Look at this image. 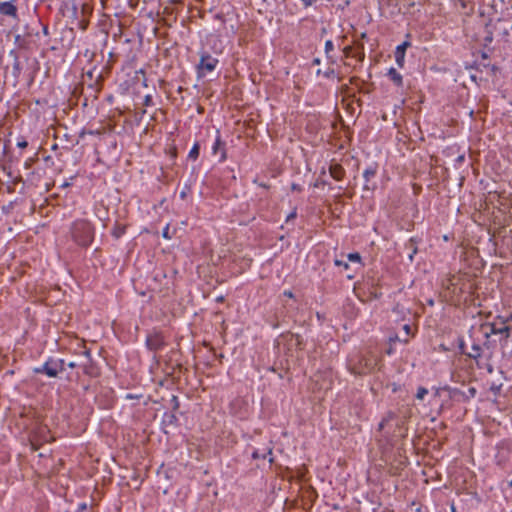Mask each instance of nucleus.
<instances>
[{"label":"nucleus","instance_id":"obj_1","mask_svg":"<svg viewBox=\"0 0 512 512\" xmlns=\"http://www.w3.org/2000/svg\"><path fill=\"white\" fill-rule=\"evenodd\" d=\"M71 234L78 245L86 247L94 239V228L87 220H76L72 225Z\"/></svg>","mask_w":512,"mask_h":512},{"label":"nucleus","instance_id":"obj_2","mask_svg":"<svg viewBox=\"0 0 512 512\" xmlns=\"http://www.w3.org/2000/svg\"><path fill=\"white\" fill-rule=\"evenodd\" d=\"M376 364L374 357L358 356L356 359L349 360V370L355 375H365L370 373Z\"/></svg>","mask_w":512,"mask_h":512},{"label":"nucleus","instance_id":"obj_3","mask_svg":"<svg viewBox=\"0 0 512 512\" xmlns=\"http://www.w3.org/2000/svg\"><path fill=\"white\" fill-rule=\"evenodd\" d=\"M218 62V59L211 56L208 52L201 51L200 62L197 66L199 76H204L206 73L215 70Z\"/></svg>","mask_w":512,"mask_h":512},{"label":"nucleus","instance_id":"obj_4","mask_svg":"<svg viewBox=\"0 0 512 512\" xmlns=\"http://www.w3.org/2000/svg\"><path fill=\"white\" fill-rule=\"evenodd\" d=\"M82 355L83 360L79 362V365L83 369V372L90 377L98 376L99 371L95 364L92 362L90 350L84 349Z\"/></svg>","mask_w":512,"mask_h":512},{"label":"nucleus","instance_id":"obj_5","mask_svg":"<svg viewBox=\"0 0 512 512\" xmlns=\"http://www.w3.org/2000/svg\"><path fill=\"white\" fill-rule=\"evenodd\" d=\"M212 153L213 155H219L220 162H224L227 159L225 142L221 139L219 131H217V136L212 146Z\"/></svg>","mask_w":512,"mask_h":512},{"label":"nucleus","instance_id":"obj_6","mask_svg":"<svg viewBox=\"0 0 512 512\" xmlns=\"http://www.w3.org/2000/svg\"><path fill=\"white\" fill-rule=\"evenodd\" d=\"M37 373H45L49 377H56L58 375V362L54 360H48L41 368L35 369Z\"/></svg>","mask_w":512,"mask_h":512},{"label":"nucleus","instance_id":"obj_7","mask_svg":"<svg viewBox=\"0 0 512 512\" xmlns=\"http://www.w3.org/2000/svg\"><path fill=\"white\" fill-rule=\"evenodd\" d=\"M0 13L14 19L18 18L17 7L13 1L0 2Z\"/></svg>","mask_w":512,"mask_h":512},{"label":"nucleus","instance_id":"obj_8","mask_svg":"<svg viewBox=\"0 0 512 512\" xmlns=\"http://www.w3.org/2000/svg\"><path fill=\"white\" fill-rule=\"evenodd\" d=\"M409 46L410 42L405 41L402 44L398 45L396 48L395 60L400 67H403L404 65L405 51Z\"/></svg>","mask_w":512,"mask_h":512},{"label":"nucleus","instance_id":"obj_9","mask_svg":"<svg viewBox=\"0 0 512 512\" xmlns=\"http://www.w3.org/2000/svg\"><path fill=\"white\" fill-rule=\"evenodd\" d=\"M388 77L390 78V80L397 86H402L403 84V78H402V75L393 67H391L389 70H388V73H387Z\"/></svg>","mask_w":512,"mask_h":512},{"label":"nucleus","instance_id":"obj_10","mask_svg":"<svg viewBox=\"0 0 512 512\" xmlns=\"http://www.w3.org/2000/svg\"><path fill=\"white\" fill-rule=\"evenodd\" d=\"M443 390L448 392L449 397L451 399L458 400V401H461V400L464 401V394H465L464 391H461L458 388H451V387H445V388H443Z\"/></svg>","mask_w":512,"mask_h":512},{"label":"nucleus","instance_id":"obj_11","mask_svg":"<svg viewBox=\"0 0 512 512\" xmlns=\"http://www.w3.org/2000/svg\"><path fill=\"white\" fill-rule=\"evenodd\" d=\"M468 357L472 358V359H475V360H478V358H480V356L482 355V348L480 347V345L478 344H473L471 346V349L470 351L468 352H464Z\"/></svg>","mask_w":512,"mask_h":512},{"label":"nucleus","instance_id":"obj_12","mask_svg":"<svg viewBox=\"0 0 512 512\" xmlns=\"http://www.w3.org/2000/svg\"><path fill=\"white\" fill-rule=\"evenodd\" d=\"M330 175L335 180H341L343 178V175H344V170H343V168L340 165L331 166L330 167Z\"/></svg>","mask_w":512,"mask_h":512},{"label":"nucleus","instance_id":"obj_13","mask_svg":"<svg viewBox=\"0 0 512 512\" xmlns=\"http://www.w3.org/2000/svg\"><path fill=\"white\" fill-rule=\"evenodd\" d=\"M125 232H126V226L116 223L112 230V235L115 239H119L120 237H122L125 234Z\"/></svg>","mask_w":512,"mask_h":512},{"label":"nucleus","instance_id":"obj_14","mask_svg":"<svg viewBox=\"0 0 512 512\" xmlns=\"http://www.w3.org/2000/svg\"><path fill=\"white\" fill-rule=\"evenodd\" d=\"M403 331L405 332V337L404 338H401L398 335H396L395 337H391L390 341L392 342V341H396L397 340V341H402L404 343H407L408 342V337L411 334V327H410V325H408V324L403 325Z\"/></svg>","mask_w":512,"mask_h":512},{"label":"nucleus","instance_id":"obj_15","mask_svg":"<svg viewBox=\"0 0 512 512\" xmlns=\"http://www.w3.org/2000/svg\"><path fill=\"white\" fill-rule=\"evenodd\" d=\"M147 345L149 346L150 349L157 350V349L160 348L161 342H160V339L157 336H155V337H148L147 338Z\"/></svg>","mask_w":512,"mask_h":512},{"label":"nucleus","instance_id":"obj_16","mask_svg":"<svg viewBox=\"0 0 512 512\" xmlns=\"http://www.w3.org/2000/svg\"><path fill=\"white\" fill-rule=\"evenodd\" d=\"M376 175V168L375 167H368L363 172V177L365 178L366 182H369L371 178H373Z\"/></svg>","mask_w":512,"mask_h":512},{"label":"nucleus","instance_id":"obj_17","mask_svg":"<svg viewBox=\"0 0 512 512\" xmlns=\"http://www.w3.org/2000/svg\"><path fill=\"white\" fill-rule=\"evenodd\" d=\"M200 145L199 143H195L191 150L189 151L188 157L192 160H196L199 156Z\"/></svg>","mask_w":512,"mask_h":512},{"label":"nucleus","instance_id":"obj_18","mask_svg":"<svg viewBox=\"0 0 512 512\" xmlns=\"http://www.w3.org/2000/svg\"><path fill=\"white\" fill-rule=\"evenodd\" d=\"M509 331H510V328L508 326H503L499 329L495 328L494 326L492 327V330L491 332L493 334H505V337L507 338L509 336Z\"/></svg>","mask_w":512,"mask_h":512},{"label":"nucleus","instance_id":"obj_19","mask_svg":"<svg viewBox=\"0 0 512 512\" xmlns=\"http://www.w3.org/2000/svg\"><path fill=\"white\" fill-rule=\"evenodd\" d=\"M395 418V414L393 412H388L386 416L379 423V429H383L387 422Z\"/></svg>","mask_w":512,"mask_h":512},{"label":"nucleus","instance_id":"obj_20","mask_svg":"<svg viewBox=\"0 0 512 512\" xmlns=\"http://www.w3.org/2000/svg\"><path fill=\"white\" fill-rule=\"evenodd\" d=\"M477 390L475 387H470L464 394V401H468L476 396Z\"/></svg>","mask_w":512,"mask_h":512},{"label":"nucleus","instance_id":"obj_21","mask_svg":"<svg viewBox=\"0 0 512 512\" xmlns=\"http://www.w3.org/2000/svg\"><path fill=\"white\" fill-rule=\"evenodd\" d=\"M428 394V390L425 387H419L417 389L416 398L418 400H423L424 397Z\"/></svg>","mask_w":512,"mask_h":512},{"label":"nucleus","instance_id":"obj_22","mask_svg":"<svg viewBox=\"0 0 512 512\" xmlns=\"http://www.w3.org/2000/svg\"><path fill=\"white\" fill-rule=\"evenodd\" d=\"M347 258L351 262H356V263L361 262V257L359 255V253H350V254H348Z\"/></svg>","mask_w":512,"mask_h":512},{"label":"nucleus","instance_id":"obj_23","mask_svg":"<svg viewBox=\"0 0 512 512\" xmlns=\"http://www.w3.org/2000/svg\"><path fill=\"white\" fill-rule=\"evenodd\" d=\"M20 71H21L20 63H19L18 59L16 58L14 65H13V74L16 78L19 76Z\"/></svg>","mask_w":512,"mask_h":512},{"label":"nucleus","instance_id":"obj_24","mask_svg":"<svg viewBox=\"0 0 512 512\" xmlns=\"http://www.w3.org/2000/svg\"><path fill=\"white\" fill-rule=\"evenodd\" d=\"M334 264L339 267H343L344 269L349 268V264L346 261L335 259Z\"/></svg>","mask_w":512,"mask_h":512},{"label":"nucleus","instance_id":"obj_25","mask_svg":"<svg viewBox=\"0 0 512 512\" xmlns=\"http://www.w3.org/2000/svg\"><path fill=\"white\" fill-rule=\"evenodd\" d=\"M334 49V44L331 40H327L325 42V52L326 53H329L330 51H332Z\"/></svg>","mask_w":512,"mask_h":512},{"label":"nucleus","instance_id":"obj_26","mask_svg":"<svg viewBox=\"0 0 512 512\" xmlns=\"http://www.w3.org/2000/svg\"><path fill=\"white\" fill-rule=\"evenodd\" d=\"M143 105L144 106H151L152 105V96L151 95H146L144 97Z\"/></svg>","mask_w":512,"mask_h":512},{"label":"nucleus","instance_id":"obj_27","mask_svg":"<svg viewBox=\"0 0 512 512\" xmlns=\"http://www.w3.org/2000/svg\"><path fill=\"white\" fill-rule=\"evenodd\" d=\"M28 146V142L25 139L19 140L17 142V147L24 149Z\"/></svg>","mask_w":512,"mask_h":512},{"label":"nucleus","instance_id":"obj_28","mask_svg":"<svg viewBox=\"0 0 512 512\" xmlns=\"http://www.w3.org/2000/svg\"><path fill=\"white\" fill-rule=\"evenodd\" d=\"M55 362H58L59 371H63L65 369L66 363L63 359L56 360Z\"/></svg>","mask_w":512,"mask_h":512},{"label":"nucleus","instance_id":"obj_29","mask_svg":"<svg viewBox=\"0 0 512 512\" xmlns=\"http://www.w3.org/2000/svg\"><path fill=\"white\" fill-rule=\"evenodd\" d=\"M162 236L166 239H170L171 236L169 235V225H167L162 232Z\"/></svg>","mask_w":512,"mask_h":512},{"label":"nucleus","instance_id":"obj_30","mask_svg":"<svg viewBox=\"0 0 512 512\" xmlns=\"http://www.w3.org/2000/svg\"><path fill=\"white\" fill-rule=\"evenodd\" d=\"M252 457H253L254 459H259V458H263V459H265V458H266V455H265V454H260V453L256 450V451H254V452L252 453Z\"/></svg>","mask_w":512,"mask_h":512},{"label":"nucleus","instance_id":"obj_31","mask_svg":"<svg viewBox=\"0 0 512 512\" xmlns=\"http://www.w3.org/2000/svg\"><path fill=\"white\" fill-rule=\"evenodd\" d=\"M317 0H301V2L303 3V5L305 7H309L311 6L313 3H315Z\"/></svg>","mask_w":512,"mask_h":512},{"label":"nucleus","instance_id":"obj_32","mask_svg":"<svg viewBox=\"0 0 512 512\" xmlns=\"http://www.w3.org/2000/svg\"><path fill=\"white\" fill-rule=\"evenodd\" d=\"M66 365H67V367H69V368H71V369H73V368H75V367H80L79 363H77V362H73V361L68 362Z\"/></svg>","mask_w":512,"mask_h":512},{"label":"nucleus","instance_id":"obj_33","mask_svg":"<svg viewBox=\"0 0 512 512\" xmlns=\"http://www.w3.org/2000/svg\"><path fill=\"white\" fill-rule=\"evenodd\" d=\"M500 388H501V385H499V386L492 385L491 386V391L496 395V394L499 393Z\"/></svg>","mask_w":512,"mask_h":512},{"label":"nucleus","instance_id":"obj_34","mask_svg":"<svg viewBox=\"0 0 512 512\" xmlns=\"http://www.w3.org/2000/svg\"><path fill=\"white\" fill-rule=\"evenodd\" d=\"M342 1H343V4L340 3V4H338V6L341 8H344V7L348 6L352 0H342Z\"/></svg>","mask_w":512,"mask_h":512},{"label":"nucleus","instance_id":"obj_35","mask_svg":"<svg viewBox=\"0 0 512 512\" xmlns=\"http://www.w3.org/2000/svg\"><path fill=\"white\" fill-rule=\"evenodd\" d=\"M485 40L489 42L493 40V34L490 30H488V35L486 36Z\"/></svg>","mask_w":512,"mask_h":512},{"label":"nucleus","instance_id":"obj_36","mask_svg":"<svg viewBox=\"0 0 512 512\" xmlns=\"http://www.w3.org/2000/svg\"><path fill=\"white\" fill-rule=\"evenodd\" d=\"M284 295L289 297V298H293L294 297V295H293V293L291 291H284Z\"/></svg>","mask_w":512,"mask_h":512},{"label":"nucleus","instance_id":"obj_37","mask_svg":"<svg viewBox=\"0 0 512 512\" xmlns=\"http://www.w3.org/2000/svg\"><path fill=\"white\" fill-rule=\"evenodd\" d=\"M31 446H32V449H34V450L38 449V447L36 446L34 440H31Z\"/></svg>","mask_w":512,"mask_h":512},{"label":"nucleus","instance_id":"obj_38","mask_svg":"<svg viewBox=\"0 0 512 512\" xmlns=\"http://www.w3.org/2000/svg\"><path fill=\"white\" fill-rule=\"evenodd\" d=\"M487 370H488L489 373H492L493 372V367L491 365H488Z\"/></svg>","mask_w":512,"mask_h":512},{"label":"nucleus","instance_id":"obj_39","mask_svg":"<svg viewBox=\"0 0 512 512\" xmlns=\"http://www.w3.org/2000/svg\"><path fill=\"white\" fill-rule=\"evenodd\" d=\"M173 400L176 402L175 408H177L178 407V402H177L176 396H173Z\"/></svg>","mask_w":512,"mask_h":512},{"label":"nucleus","instance_id":"obj_40","mask_svg":"<svg viewBox=\"0 0 512 512\" xmlns=\"http://www.w3.org/2000/svg\"><path fill=\"white\" fill-rule=\"evenodd\" d=\"M224 300L223 296L217 298V301L222 302Z\"/></svg>","mask_w":512,"mask_h":512},{"label":"nucleus","instance_id":"obj_41","mask_svg":"<svg viewBox=\"0 0 512 512\" xmlns=\"http://www.w3.org/2000/svg\"><path fill=\"white\" fill-rule=\"evenodd\" d=\"M464 159V156H459L458 160L462 161Z\"/></svg>","mask_w":512,"mask_h":512},{"label":"nucleus","instance_id":"obj_42","mask_svg":"<svg viewBox=\"0 0 512 512\" xmlns=\"http://www.w3.org/2000/svg\"><path fill=\"white\" fill-rule=\"evenodd\" d=\"M292 189L293 190H296L297 189V186L295 184L292 185Z\"/></svg>","mask_w":512,"mask_h":512},{"label":"nucleus","instance_id":"obj_43","mask_svg":"<svg viewBox=\"0 0 512 512\" xmlns=\"http://www.w3.org/2000/svg\"><path fill=\"white\" fill-rule=\"evenodd\" d=\"M295 217V213H292L288 218H293Z\"/></svg>","mask_w":512,"mask_h":512},{"label":"nucleus","instance_id":"obj_44","mask_svg":"<svg viewBox=\"0 0 512 512\" xmlns=\"http://www.w3.org/2000/svg\"><path fill=\"white\" fill-rule=\"evenodd\" d=\"M332 73H334V70H331V72H328V73H327V76H328V75H331Z\"/></svg>","mask_w":512,"mask_h":512},{"label":"nucleus","instance_id":"obj_45","mask_svg":"<svg viewBox=\"0 0 512 512\" xmlns=\"http://www.w3.org/2000/svg\"><path fill=\"white\" fill-rule=\"evenodd\" d=\"M332 73H334V70H331V72H328V73H327V76H328V75H331Z\"/></svg>","mask_w":512,"mask_h":512},{"label":"nucleus","instance_id":"obj_46","mask_svg":"<svg viewBox=\"0 0 512 512\" xmlns=\"http://www.w3.org/2000/svg\"><path fill=\"white\" fill-rule=\"evenodd\" d=\"M435 395H436V396H438V395H439V389H437V390H436Z\"/></svg>","mask_w":512,"mask_h":512},{"label":"nucleus","instance_id":"obj_47","mask_svg":"<svg viewBox=\"0 0 512 512\" xmlns=\"http://www.w3.org/2000/svg\"><path fill=\"white\" fill-rule=\"evenodd\" d=\"M268 454H269V455H271V454H272V450H271V449H269V450H268Z\"/></svg>","mask_w":512,"mask_h":512},{"label":"nucleus","instance_id":"obj_48","mask_svg":"<svg viewBox=\"0 0 512 512\" xmlns=\"http://www.w3.org/2000/svg\"><path fill=\"white\" fill-rule=\"evenodd\" d=\"M511 9H512V5H511ZM511 18H512V15H511Z\"/></svg>","mask_w":512,"mask_h":512}]
</instances>
